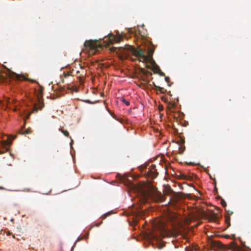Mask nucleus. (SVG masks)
<instances>
[{
	"mask_svg": "<svg viewBox=\"0 0 251 251\" xmlns=\"http://www.w3.org/2000/svg\"><path fill=\"white\" fill-rule=\"evenodd\" d=\"M148 50V56L145 55L143 50L140 49H135L133 47L129 45H126L125 47L117 48L112 47L110 50L112 52H116L119 54L120 58L124 60L129 56V52H131L132 54L137 57L139 61L143 62H148L150 63H155V61L153 59L152 55L154 51V46L151 43L149 42Z\"/></svg>",
	"mask_w": 251,
	"mask_h": 251,
	"instance_id": "f257e3e1",
	"label": "nucleus"
},
{
	"mask_svg": "<svg viewBox=\"0 0 251 251\" xmlns=\"http://www.w3.org/2000/svg\"><path fill=\"white\" fill-rule=\"evenodd\" d=\"M84 46L85 50L91 55L95 54L97 51L102 48V46L97 40H86Z\"/></svg>",
	"mask_w": 251,
	"mask_h": 251,
	"instance_id": "f03ea898",
	"label": "nucleus"
},
{
	"mask_svg": "<svg viewBox=\"0 0 251 251\" xmlns=\"http://www.w3.org/2000/svg\"><path fill=\"white\" fill-rule=\"evenodd\" d=\"M212 244L214 247H217L224 251H235V242L234 240L226 246L222 244L221 242L218 241H213Z\"/></svg>",
	"mask_w": 251,
	"mask_h": 251,
	"instance_id": "7ed1b4c3",
	"label": "nucleus"
},
{
	"mask_svg": "<svg viewBox=\"0 0 251 251\" xmlns=\"http://www.w3.org/2000/svg\"><path fill=\"white\" fill-rule=\"evenodd\" d=\"M10 139V137H8V140L0 142V146L2 147L3 148L2 150L0 148V154L3 153L6 151L7 150L5 146H8L11 145V142L9 141Z\"/></svg>",
	"mask_w": 251,
	"mask_h": 251,
	"instance_id": "20e7f679",
	"label": "nucleus"
},
{
	"mask_svg": "<svg viewBox=\"0 0 251 251\" xmlns=\"http://www.w3.org/2000/svg\"><path fill=\"white\" fill-rule=\"evenodd\" d=\"M8 75L10 78H15L17 80H27V78L23 75H20L17 74H16L13 72H9L8 73Z\"/></svg>",
	"mask_w": 251,
	"mask_h": 251,
	"instance_id": "39448f33",
	"label": "nucleus"
},
{
	"mask_svg": "<svg viewBox=\"0 0 251 251\" xmlns=\"http://www.w3.org/2000/svg\"><path fill=\"white\" fill-rule=\"evenodd\" d=\"M157 228L160 232H163L166 231V224L162 221H159V223L156 225Z\"/></svg>",
	"mask_w": 251,
	"mask_h": 251,
	"instance_id": "423d86ee",
	"label": "nucleus"
},
{
	"mask_svg": "<svg viewBox=\"0 0 251 251\" xmlns=\"http://www.w3.org/2000/svg\"><path fill=\"white\" fill-rule=\"evenodd\" d=\"M44 104L43 102L40 101V100H39L38 103L34 105L33 107V112H37L39 110H41Z\"/></svg>",
	"mask_w": 251,
	"mask_h": 251,
	"instance_id": "0eeeda50",
	"label": "nucleus"
},
{
	"mask_svg": "<svg viewBox=\"0 0 251 251\" xmlns=\"http://www.w3.org/2000/svg\"><path fill=\"white\" fill-rule=\"evenodd\" d=\"M108 44H113L114 41L116 40V38H115V36L113 34L110 33V34H108Z\"/></svg>",
	"mask_w": 251,
	"mask_h": 251,
	"instance_id": "6e6552de",
	"label": "nucleus"
},
{
	"mask_svg": "<svg viewBox=\"0 0 251 251\" xmlns=\"http://www.w3.org/2000/svg\"><path fill=\"white\" fill-rule=\"evenodd\" d=\"M14 101V100H10L9 98H5L4 100V101H3L2 102V104L4 105L6 104L7 105V106L9 104H10L11 102H13Z\"/></svg>",
	"mask_w": 251,
	"mask_h": 251,
	"instance_id": "1a4fd4ad",
	"label": "nucleus"
},
{
	"mask_svg": "<svg viewBox=\"0 0 251 251\" xmlns=\"http://www.w3.org/2000/svg\"><path fill=\"white\" fill-rule=\"evenodd\" d=\"M154 87H155V88L158 90L161 93H165V92L166 91V90H165L162 87H161L160 86H156L155 85H154Z\"/></svg>",
	"mask_w": 251,
	"mask_h": 251,
	"instance_id": "9d476101",
	"label": "nucleus"
},
{
	"mask_svg": "<svg viewBox=\"0 0 251 251\" xmlns=\"http://www.w3.org/2000/svg\"><path fill=\"white\" fill-rule=\"evenodd\" d=\"M210 219L211 220L213 221V222H216L217 221V216L215 213H212L210 216Z\"/></svg>",
	"mask_w": 251,
	"mask_h": 251,
	"instance_id": "9b49d317",
	"label": "nucleus"
},
{
	"mask_svg": "<svg viewBox=\"0 0 251 251\" xmlns=\"http://www.w3.org/2000/svg\"><path fill=\"white\" fill-rule=\"evenodd\" d=\"M88 234H86L84 235L82 237H81V236L78 237L77 238L76 241L75 243V244H76V243L77 242L80 241L82 240L83 239H87L88 238Z\"/></svg>",
	"mask_w": 251,
	"mask_h": 251,
	"instance_id": "f8f14e48",
	"label": "nucleus"
},
{
	"mask_svg": "<svg viewBox=\"0 0 251 251\" xmlns=\"http://www.w3.org/2000/svg\"><path fill=\"white\" fill-rule=\"evenodd\" d=\"M141 73L145 75H151L152 74L150 72L145 70L144 69H142L141 70Z\"/></svg>",
	"mask_w": 251,
	"mask_h": 251,
	"instance_id": "ddd939ff",
	"label": "nucleus"
},
{
	"mask_svg": "<svg viewBox=\"0 0 251 251\" xmlns=\"http://www.w3.org/2000/svg\"><path fill=\"white\" fill-rule=\"evenodd\" d=\"M176 104L175 102H169L168 104V108L169 109H171L172 108H174L176 107Z\"/></svg>",
	"mask_w": 251,
	"mask_h": 251,
	"instance_id": "4468645a",
	"label": "nucleus"
},
{
	"mask_svg": "<svg viewBox=\"0 0 251 251\" xmlns=\"http://www.w3.org/2000/svg\"><path fill=\"white\" fill-rule=\"evenodd\" d=\"M59 131H60L65 136L69 137V133L67 130H63L61 128L59 129Z\"/></svg>",
	"mask_w": 251,
	"mask_h": 251,
	"instance_id": "2eb2a0df",
	"label": "nucleus"
},
{
	"mask_svg": "<svg viewBox=\"0 0 251 251\" xmlns=\"http://www.w3.org/2000/svg\"><path fill=\"white\" fill-rule=\"evenodd\" d=\"M225 221L226 223L227 224V226H230V217L227 215L225 216Z\"/></svg>",
	"mask_w": 251,
	"mask_h": 251,
	"instance_id": "dca6fc26",
	"label": "nucleus"
},
{
	"mask_svg": "<svg viewBox=\"0 0 251 251\" xmlns=\"http://www.w3.org/2000/svg\"><path fill=\"white\" fill-rule=\"evenodd\" d=\"M31 132V130L30 128H27V129L25 130L23 132H20V133L21 134H26L30 133Z\"/></svg>",
	"mask_w": 251,
	"mask_h": 251,
	"instance_id": "f3484780",
	"label": "nucleus"
},
{
	"mask_svg": "<svg viewBox=\"0 0 251 251\" xmlns=\"http://www.w3.org/2000/svg\"><path fill=\"white\" fill-rule=\"evenodd\" d=\"M153 66V71L157 73V72L158 71V68L156 67H159L156 63H151Z\"/></svg>",
	"mask_w": 251,
	"mask_h": 251,
	"instance_id": "a211bd4d",
	"label": "nucleus"
},
{
	"mask_svg": "<svg viewBox=\"0 0 251 251\" xmlns=\"http://www.w3.org/2000/svg\"><path fill=\"white\" fill-rule=\"evenodd\" d=\"M121 100L122 101V102H123L124 103H125V104L126 105V106H129L130 105V102L129 101L126 100L125 98H121Z\"/></svg>",
	"mask_w": 251,
	"mask_h": 251,
	"instance_id": "6ab92c4d",
	"label": "nucleus"
},
{
	"mask_svg": "<svg viewBox=\"0 0 251 251\" xmlns=\"http://www.w3.org/2000/svg\"><path fill=\"white\" fill-rule=\"evenodd\" d=\"M156 67L157 68H158V71L157 72V73L158 74L161 76H165V74L160 70L159 67Z\"/></svg>",
	"mask_w": 251,
	"mask_h": 251,
	"instance_id": "aec40b11",
	"label": "nucleus"
},
{
	"mask_svg": "<svg viewBox=\"0 0 251 251\" xmlns=\"http://www.w3.org/2000/svg\"><path fill=\"white\" fill-rule=\"evenodd\" d=\"M224 237L226 238H231L233 239H235V235L234 234H232L231 236L229 235H224Z\"/></svg>",
	"mask_w": 251,
	"mask_h": 251,
	"instance_id": "412c9836",
	"label": "nucleus"
},
{
	"mask_svg": "<svg viewBox=\"0 0 251 251\" xmlns=\"http://www.w3.org/2000/svg\"><path fill=\"white\" fill-rule=\"evenodd\" d=\"M64 76L65 78L67 77L68 76H69L70 75L73 76V75H72V72H68L67 73L64 72Z\"/></svg>",
	"mask_w": 251,
	"mask_h": 251,
	"instance_id": "4be33fe9",
	"label": "nucleus"
},
{
	"mask_svg": "<svg viewBox=\"0 0 251 251\" xmlns=\"http://www.w3.org/2000/svg\"><path fill=\"white\" fill-rule=\"evenodd\" d=\"M165 80L167 82V83L168 84V85L170 86L169 82H170V78L169 76H165Z\"/></svg>",
	"mask_w": 251,
	"mask_h": 251,
	"instance_id": "5701e85b",
	"label": "nucleus"
},
{
	"mask_svg": "<svg viewBox=\"0 0 251 251\" xmlns=\"http://www.w3.org/2000/svg\"><path fill=\"white\" fill-rule=\"evenodd\" d=\"M143 195L144 199H145V200H146L148 198L147 193L144 192Z\"/></svg>",
	"mask_w": 251,
	"mask_h": 251,
	"instance_id": "b1692460",
	"label": "nucleus"
},
{
	"mask_svg": "<svg viewBox=\"0 0 251 251\" xmlns=\"http://www.w3.org/2000/svg\"><path fill=\"white\" fill-rule=\"evenodd\" d=\"M221 203L222 205V206H224V207H225L226 206V201L224 200H222L221 201Z\"/></svg>",
	"mask_w": 251,
	"mask_h": 251,
	"instance_id": "393cba45",
	"label": "nucleus"
},
{
	"mask_svg": "<svg viewBox=\"0 0 251 251\" xmlns=\"http://www.w3.org/2000/svg\"><path fill=\"white\" fill-rule=\"evenodd\" d=\"M226 210L227 211V213L229 215H231L233 214V211H229V210H227L226 209Z\"/></svg>",
	"mask_w": 251,
	"mask_h": 251,
	"instance_id": "a878e982",
	"label": "nucleus"
},
{
	"mask_svg": "<svg viewBox=\"0 0 251 251\" xmlns=\"http://www.w3.org/2000/svg\"><path fill=\"white\" fill-rule=\"evenodd\" d=\"M184 149H185V148H183L182 147H179V150H181V153H182L184 151Z\"/></svg>",
	"mask_w": 251,
	"mask_h": 251,
	"instance_id": "bb28decb",
	"label": "nucleus"
},
{
	"mask_svg": "<svg viewBox=\"0 0 251 251\" xmlns=\"http://www.w3.org/2000/svg\"><path fill=\"white\" fill-rule=\"evenodd\" d=\"M186 251H193L192 249L191 248H189L188 247L185 248Z\"/></svg>",
	"mask_w": 251,
	"mask_h": 251,
	"instance_id": "cd10ccee",
	"label": "nucleus"
},
{
	"mask_svg": "<svg viewBox=\"0 0 251 251\" xmlns=\"http://www.w3.org/2000/svg\"><path fill=\"white\" fill-rule=\"evenodd\" d=\"M238 239L240 240V241L241 242V245L243 247H245V243H243L242 242V241L241 240L240 238H239Z\"/></svg>",
	"mask_w": 251,
	"mask_h": 251,
	"instance_id": "c85d7f7f",
	"label": "nucleus"
},
{
	"mask_svg": "<svg viewBox=\"0 0 251 251\" xmlns=\"http://www.w3.org/2000/svg\"><path fill=\"white\" fill-rule=\"evenodd\" d=\"M11 137H12L11 140H14V139H15L16 136V135H15V136L11 135Z\"/></svg>",
	"mask_w": 251,
	"mask_h": 251,
	"instance_id": "c756f323",
	"label": "nucleus"
},
{
	"mask_svg": "<svg viewBox=\"0 0 251 251\" xmlns=\"http://www.w3.org/2000/svg\"><path fill=\"white\" fill-rule=\"evenodd\" d=\"M110 214V213H106L104 215H103V216H104V218H105L108 215H109Z\"/></svg>",
	"mask_w": 251,
	"mask_h": 251,
	"instance_id": "7c9ffc66",
	"label": "nucleus"
},
{
	"mask_svg": "<svg viewBox=\"0 0 251 251\" xmlns=\"http://www.w3.org/2000/svg\"><path fill=\"white\" fill-rule=\"evenodd\" d=\"M213 179L214 180V183L215 186V185H216V179L215 178H213Z\"/></svg>",
	"mask_w": 251,
	"mask_h": 251,
	"instance_id": "2f4dec72",
	"label": "nucleus"
},
{
	"mask_svg": "<svg viewBox=\"0 0 251 251\" xmlns=\"http://www.w3.org/2000/svg\"><path fill=\"white\" fill-rule=\"evenodd\" d=\"M151 167L152 169H155V165H151Z\"/></svg>",
	"mask_w": 251,
	"mask_h": 251,
	"instance_id": "473e14b6",
	"label": "nucleus"
},
{
	"mask_svg": "<svg viewBox=\"0 0 251 251\" xmlns=\"http://www.w3.org/2000/svg\"><path fill=\"white\" fill-rule=\"evenodd\" d=\"M214 190H215V191H217V188L216 185H215L214 187Z\"/></svg>",
	"mask_w": 251,
	"mask_h": 251,
	"instance_id": "72a5a7b5",
	"label": "nucleus"
},
{
	"mask_svg": "<svg viewBox=\"0 0 251 251\" xmlns=\"http://www.w3.org/2000/svg\"><path fill=\"white\" fill-rule=\"evenodd\" d=\"M4 78H3V77H2V78H0V81L1 80V81H3V80H4Z\"/></svg>",
	"mask_w": 251,
	"mask_h": 251,
	"instance_id": "f704fd0d",
	"label": "nucleus"
},
{
	"mask_svg": "<svg viewBox=\"0 0 251 251\" xmlns=\"http://www.w3.org/2000/svg\"><path fill=\"white\" fill-rule=\"evenodd\" d=\"M86 101L87 103H91V102H90V100H86Z\"/></svg>",
	"mask_w": 251,
	"mask_h": 251,
	"instance_id": "c9c22d12",
	"label": "nucleus"
},
{
	"mask_svg": "<svg viewBox=\"0 0 251 251\" xmlns=\"http://www.w3.org/2000/svg\"><path fill=\"white\" fill-rule=\"evenodd\" d=\"M30 115V114H29L27 116V117H26V118H27V119H28V118H29V117Z\"/></svg>",
	"mask_w": 251,
	"mask_h": 251,
	"instance_id": "e433bc0d",
	"label": "nucleus"
},
{
	"mask_svg": "<svg viewBox=\"0 0 251 251\" xmlns=\"http://www.w3.org/2000/svg\"><path fill=\"white\" fill-rule=\"evenodd\" d=\"M3 188L2 187H0V189H3Z\"/></svg>",
	"mask_w": 251,
	"mask_h": 251,
	"instance_id": "4c0bfd02",
	"label": "nucleus"
},
{
	"mask_svg": "<svg viewBox=\"0 0 251 251\" xmlns=\"http://www.w3.org/2000/svg\"><path fill=\"white\" fill-rule=\"evenodd\" d=\"M182 143H184V140H182Z\"/></svg>",
	"mask_w": 251,
	"mask_h": 251,
	"instance_id": "58836bf2",
	"label": "nucleus"
},
{
	"mask_svg": "<svg viewBox=\"0 0 251 251\" xmlns=\"http://www.w3.org/2000/svg\"><path fill=\"white\" fill-rule=\"evenodd\" d=\"M1 103V101H0V103Z\"/></svg>",
	"mask_w": 251,
	"mask_h": 251,
	"instance_id": "ea45409f",
	"label": "nucleus"
}]
</instances>
